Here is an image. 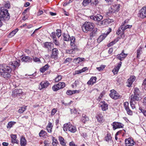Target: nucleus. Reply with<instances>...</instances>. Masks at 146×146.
<instances>
[{
    "instance_id": "obj_54",
    "label": "nucleus",
    "mask_w": 146,
    "mask_h": 146,
    "mask_svg": "<svg viewBox=\"0 0 146 146\" xmlns=\"http://www.w3.org/2000/svg\"><path fill=\"white\" fill-rule=\"evenodd\" d=\"M126 111L127 112V114L129 115H131L132 114V111L130 110L129 108L128 109V110L126 109Z\"/></svg>"
},
{
    "instance_id": "obj_34",
    "label": "nucleus",
    "mask_w": 146,
    "mask_h": 146,
    "mask_svg": "<svg viewBox=\"0 0 146 146\" xmlns=\"http://www.w3.org/2000/svg\"><path fill=\"white\" fill-rule=\"evenodd\" d=\"M113 8L114 12L115 11H119L120 8V5L119 4H114L112 5Z\"/></svg>"
},
{
    "instance_id": "obj_4",
    "label": "nucleus",
    "mask_w": 146,
    "mask_h": 146,
    "mask_svg": "<svg viewBox=\"0 0 146 146\" xmlns=\"http://www.w3.org/2000/svg\"><path fill=\"white\" fill-rule=\"evenodd\" d=\"M94 24L89 22H85L82 26V29L84 32H87L92 31L94 28Z\"/></svg>"
},
{
    "instance_id": "obj_5",
    "label": "nucleus",
    "mask_w": 146,
    "mask_h": 146,
    "mask_svg": "<svg viewBox=\"0 0 146 146\" xmlns=\"http://www.w3.org/2000/svg\"><path fill=\"white\" fill-rule=\"evenodd\" d=\"M63 130L65 131L68 130L72 133H74L76 131V127L72 125L70 123L64 124L63 126Z\"/></svg>"
},
{
    "instance_id": "obj_2",
    "label": "nucleus",
    "mask_w": 146,
    "mask_h": 146,
    "mask_svg": "<svg viewBox=\"0 0 146 146\" xmlns=\"http://www.w3.org/2000/svg\"><path fill=\"white\" fill-rule=\"evenodd\" d=\"M12 71V69L10 66L6 65L5 66L3 70L0 72V76L5 78L7 79L11 77L10 73Z\"/></svg>"
},
{
    "instance_id": "obj_25",
    "label": "nucleus",
    "mask_w": 146,
    "mask_h": 146,
    "mask_svg": "<svg viewBox=\"0 0 146 146\" xmlns=\"http://www.w3.org/2000/svg\"><path fill=\"white\" fill-rule=\"evenodd\" d=\"M98 32V29L97 28H94V30L90 33V36L93 37L97 35Z\"/></svg>"
},
{
    "instance_id": "obj_32",
    "label": "nucleus",
    "mask_w": 146,
    "mask_h": 146,
    "mask_svg": "<svg viewBox=\"0 0 146 146\" xmlns=\"http://www.w3.org/2000/svg\"><path fill=\"white\" fill-rule=\"evenodd\" d=\"M32 59L30 57L27 56H25L21 58V60L23 62H27L31 60Z\"/></svg>"
},
{
    "instance_id": "obj_53",
    "label": "nucleus",
    "mask_w": 146,
    "mask_h": 146,
    "mask_svg": "<svg viewBox=\"0 0 146 146\" xmlns=\"http://www.w3.org/2000/svg\"><path fill=\"white\" fill-rule=\"evenodd\" d=\"M116 42L115 41H112L110 43H109L108 44L107 46L108 47H110L113 46L114 44H115Z\"/></svg>"
},
{
    "instance_id": "obj_6",
    "label": "nucleus",
    "mask_w": 146,
    "mask_h": 146,
    "mask_svg": "<svg viewBox=\"0 0 146 146\" xmlns=\"http://www.w3.org/2000/svg\"><path fill=\"white\" fill-rule=\"evenodd\" d=\"M65 86V84L64 82H59L57 84L54 85L52 87V89L54 91L57 90L64 88Z\"/></svg>"
},
{
    "instance_id": "obj_28",
    "label": "nucleus",
    "mask_w": 146,
    "mask_h": 146,
    "mask_svg": "<svg viewBox=\"0 0 146 146\" xmlns=\"http://www.w3.org/2000/svg\"><path fill=\"white\" fill-rule=\"evenodd\" d=\"M96 77H92L90 80L87 82V84L88 85L93 84L96 80Z\"/></svg>"
},
{
    "instance_id": "obj_37",
    "label": "nucleus",
    "mask_w": 146,
    "mask_h": 146,
    "mask_svg": "<svg viewBox=\"0 0 146 146\" xmlns=\"http://www.w3.org/2000/svg\"><path fill=\"white\" fill-rule=\"evenodd\" d=\"M63 36L64 37V40L65 41H67L69 40L70 36L68 35L63 34Z\"/></svg>"
},
{
    "instance_id": "obj_61",
    "label": "nucleus",
    "mask_w": 146,
    "mask_h": 146,
    "mask_svg": "<svg viewBox=\"0 0 146 146\" xmlns=\"http://www.w3.org/2000/svg\"><path fill=\"white\" fill-rule=\"evenodd\" d=\"M143 105L145 107V109H146V97L143 99Z\"/></svg>"
},
{
    "instance_id": "obj_47",
    "label": "nucleus",
    "mask_w": 146,
    "mask_h": 146,
    "mask_svg": "<svg viewBox=\"0 0 146 146\" xmlns=\"http://www.w3.org/2000/svg\"><path fill=\"white\" fill-rule=\"evenodd\" d=\"M119 69H117L116 67H115L114 68L112 72L114 74H117L118 72Z\"/></svg>"
},
{
    "instance_id": "obj_24",
    "label": "nucleus",
    "mask_w": 146,
    "mask_h": 146,
    "mask_svg": "<svg viewBox=\"0 0 146 146\" xmlns=\"http://www.w3.org/2000/svg\"><path fill=\"white\" fill-rule=\"evenodd\" d=\"M85 59L83 58L78 57L74 59L73 62L77 64H79L80 62L84 61Z\"/></svg>"
},
{
    "instance_id": "obj_11",
    "label": "nucleus",
    "mask_w": 146,
    "mask_h": 146,
    "mask_svg": "<svg viewBox=\"0 0 146 146\" xmlns=\"http://www.w3.org/2000/svg\"><path fill=\"white\" fill-rule=\"evenodd\" d=\"M111 125L113 126V130H114L117 128H122L123 126V124L118 122H114Z\"/></svg>"
},
{
    "instance_id": "obj_43",
    "label": "nucleus",
    "mask_w": 146,
    "mask_h": 146,
    "mask_svg": "<svg viewBox=\"0 0 146 146\" xmlns=\"http://www.w3.org/2000/svg\"><path fill=\"white\" fill-rule=\"evenodd\" d=\"M62 78V76L60 75H59L55 78L54 80L56 82H57L60 81Z\"/></svg>"
},
{
    "instance_id": "obj_18",
    "label": "nucleus",
    "mask_w": 146,
    "mask_h": 146,
    "mask_svg": "<svg viewBox=\"0 0 146 146\" xmlns=\"http://www.w3.org/2000/svg\"><path fill=\"white\" fill-rule=\"evenodd\" d=\"M111 31V29H110V32H107L106 33H103L97 39L98 41L99 42H101L103 39H104L107 36V35L110 33Z\"/></svg>"
},
{
    "instance_id": "obj_15",
    "label": "nucleus",
    "mask_w": 146,
    "mask_h": 146,
    "mask_svg": "<svg viewBox=\"0 0 146 146\" xmlns=\"http://www.w3.org/2000/svg\"><path fill=\"white\" fill-rule=\"evenodd\" d=\"M110 95L111 98L115 100L117 99L119 97V95L114 90L113 91L111 92Z\"/></svg>"
},
{
    "instance_id": "obj_23",
    "label": "nucleus",
    "mask_w": 146,
    "mask_h": 146,
    "mask_svg": "<svg viewBox=\"0 0 146 146\" xmlns=\"http://www.w3.org/2000/svg\"><path fill=\"white\" fill-rule=\"evenodd\" d=\"M11 141L12 143H18L19 141L17 139V135H16L12 134L11 135Z\"/></svg>"
},
{
    "instance_id": "obj_17",
    "label": "nucleus",
    "mask_w": 146,
    "mask_h": 146,
    "mask_svg": "<svg viewBox=\"0 0 146 146\" xmlns=\"http://www.w3.org/2000/svg\"><path fill=\"white\" fill-rule=\"evenodd\" d=\"M58 51L56 48H54L52 50V52L51 55V58L56 59L57 58L58 54Z\"/></svg>"
},
{
    "instance_id": "obj_36",
    "label": "nucleus",
    "mask_w": 146,
    "mask_h": 146,
    "mask_svg": "<svg viewBox=\"0 0 146 146\" xmlns=\"http://www.w3.org/2000/svg\"><path fill=\"white\" fill-rule=\"evenodd\" d=\"M27 106H24L19 109L18 110V112L20 113H23L26 109Z\"/></svg>"
},
{
    "instance_id": "obj_52",
    "label": "nucleus",
    "mask_w": 146,
    "mask_h": 146,
    "mask_svg": "<svg viewBox=\"0 0 146 146\" xmlns=\"http://www.w3.org/2000/svg\"><path fill=\"white\" fill-rule=\"evenodd\" d=\"M33 60L35 62H40V60L39 58L36 57H33Z\"/></svg>"
},
{
    "instance_id": "obj_20",
    "label": "nucleus",
    "mask_w": 146,
    "mask_h": 146,
    "mask_svg": "<svg viewBox=\"0 0 146 146\" xmlns=\"http://www.w3.org/2000/svg\"><path fill=\"white\" fill-rule=\"evenodd\" d=\"M127 55V54L124 53V50H123L120 54L117 55V58L120 60L121 61L124 59Z\"/></svg>"
},
{
    "instance_id": "obj_13",
    "label": "nucleus",
    "mask_w": 146,
    "mask_h": 146,
    "mask_svg": "<svg viewBox=\"0 0 146 146\" xmlns=\"http://www.w3.org/2000/svg\"><path fill=\"white\" fill-rule=\"evenodd\" d=\"M135 77L134 76H132L128 79L126 83L127 86L128 87H130L132 85L133 83L135 80Z\"/></svg>"
},
{
    "instance_id": "obj_41",
    "label": "nucleus",
    "mask_w": 146,
    "mask_h": 146,
    "mask_svg": "<svg viewBox=\"0 0 146 146\" xmlns=\"http://www.w3.org/2000/svg\"><path fill=\"white\" fill-rule=\"evenodd\" d=\"M77 91L76 90L73 91L70 90H68L66 92V94L68 95H71L75 93Z\"/></svg>"
},
{
    "instance_id": "obj_50",
    "label": "nucleus",
    "mask_w": 146,
    "mask_h": 146,
    "mask_svg": "<svg viewBox=\"0 0 146 146\" xmlns=\"http://www.w3.org/2000/svg\"><path fill=\"white\" fill-rule=\"evenodd\" d=\"M53 42L56 46H58L60 44L58 42L57 40L56 39H53Z\"/></svg>"
},
{
    "instance_id": "obj_16",
    "label": "nucleus",
    "mask_w": 146,
    "mask_h": 146,
    "mask_svg": "<svg viewBox=\"0 0 146 146\" xmlns=\"http://www.w3.org/2000/svg\"><path fill=\"white\" fill-rule=\"evenodd\" d=\"M22 91L21 89H17L13 91L12 96L13 97H16L18 96H20L22 94Z\"/></svg>"
},
{
    "instance_id": "obj_29",
    "label": "nucleus",
    "mask_w": 146,
    "mask_h": 146,
    "mask_svg": "<svg viewBox=\"0 0 146 146\" xmlns=\"http://www.w3.org/2000/svg\"><path fill=\"white\" fill-rule=\"evenodd\" d=\"M80 84V82L78 80H76L72 84V87L73 88H79Z\"/></svg>"
},
{
    "instance_id": "obj_59",
    "label": "nucleus",
    "mask_w": 146,
    "mask_h": 146,
    "mask_svg": "<svg viewBox=\"0 0 146 146\" xmlns=\"http://www.w3.org/2000/svg\"><path fill=\"white\" fill-rule=\"evenodd\" d=\"M13 124V122H9L8 124L7 127V128H8V127L10 128V127H11Z\"/></svg>"
},
{
    "instance_id": "obj_38",
    "label": "nucleus",
    "mask_w": 146,
    "mask_h": 146,
    "mask_svg": "<svg viewBox=\"0 0 146 146\" xmlns=\"http://www.w3.org/2000/svg\"><path fill=\"white\" fill-rule=\"evenodd\" d=\"M88 70V68L87 67H84L81 70L77 71V73L78 74H80L82 72H84L86 70Z\"/></svg>"
},
{
    "instance_id": "obj_9",
    "label": "nucleus",
    "mask_w": 146,
    "mask_h": 146,
    "mask_svg": "<svg viewBox=\"0 0 146 146\" xmlns=\"http://www.w3.org/2000/svg\"><path fill=\"white\" fill-rule=\"evenodd\" d=\"M125 142L126 146H133L135 143L133 139L130 138L125 139Z\"/></svg>"
},
{
    "instance_id": "obj_3",
    "label": "nucleus",
    "mask_w": 146,
    "mask_h": 146,
    "mask_svg": "<svg viewBox=\"0 0 146 146\" xmlns=\"http://www.w3.org/2000/svg\"><path fill=\"white\" fill-rule=\"evenodd\" d=\"M10 15L8 10L4 7H1L0 9V18L1 20H8L10 19Z\"/></svg>"
},
{
    "instance_id": "obj_30",
    "label": "nucleus",
    "mask_w": 146,
    "mask_h": 146,
    "mask_svg": "<svg viewBox=\"0 0 146 146\" xmlns=\"http://www.w3.org/2000/svg\"><path fill=\"white\" fill-rule=\"evenodd\" d=\"M96 118L97 119L98 121L100 123H102L103 122V117L102 114H98L96 116Z\"/></svg>"
},
{
    "instance_id": "obj_46",
    "label": "nucleus",
    "mask_w": 146,
    "mask_h": 146,
    "mask_svg": "<svg viewBox=\"0 0 146 146\" xmlns=\"http://www.w3.org/2000/svg\"><path fill=\"white\" fill-rule=\"evenodd\" d=\"M18 29H17L15 30H14L13 31H12V32H11L10 33V35L13 36L14 35H15V34L18 31Z\"/></svg>"
},
{
    "instance_id": "obj_33",
    "label": "nucleus",
    "mask_w": 146,
    "mask_h": 146,
    "mask_svg": "<svg viewBox=\"0 0 146 146\" xmlns=\"http://www.w3.org/2000/svg\"><path fill=\"white\" fill-rule=\"evenodd\" d=\"M59 140L60 142V144L62 146H65L66 145V143L65 142V140L61 136H59Z\"/></svg>"
},
{
    "instance_id": "obj_40",
    "label": "nucleus",
    "mask_w": 146,
    "mask_h": 146,
    "mask_svg": "<svg viewBox=\"0 0 146 146\" xmlns=\"http://www.w3.org/2000/svg\"><path fill=\"white\" fill-rule=\"evenodd\" d=\"M91 2V0H84L82 4L84 6H86Z\"/></svg>"
},
{
    "instance_id": "obj_10",
    "label": "nucleus",
    "mask_w": 146,
    "mask_h": 146,
    "mask_svg": "<svg viewBox=\"0 0 146 146\" xmlns=\"http://www.w3.org/2000/svg\"><path fill=\"white\" fill-rule=\"evenodd\" d=\"M139 16L142 18L146 17V6L143 7L140 10Z\"/></svg>"
},
{
    "instance_id": "obj_63",
    "label": "nucleus",
    "mask_w": 146,
    "mask_h": 146,
    "mask_svg": "<svg viewBox=\"0 0 146 146\" xmlns=\"http://www.w3.org/2000/svg\"><path fill=\"white\" fill-rule=\"evenodd\" d=\"M71 111L72 113H76L77 112V110L75 108L71 109Z\"/></svg>"
},
{
    "instance_id": "obj_1",
    "label": "nucleus",
    "mask_w": 146,
    "mask_h": 146,
    "mask_svg": "<svg viewBox=\"0 0 146 146\" xmlns=\"http://www.w3.org/2000/svg\"><path fill=\"white\" fill-rule=\"evenodd\" d=\"M133 93V94H132L131 96L130 100V105L133 109L135 108V104H136L135 101H138L140 100V92L139 89L137 88H135Z\"/></svg>"
},
{
    "instance_id": "obj_62",
    "label": "nucleus",
    "mask_w": 146,
    "mask_h": 146,
    "mask_svg": "<svg viewBox=\"0 0 146 146\" xmlns=\"http://www.w3.org/2000/svg\"><path fill=\"white\" fill-rule=\"evenodd\" d=\"M52 123L51 122H49L46 127H48L49 128H52Z\"/></svg>"
},
{
    "instance_id": "obj_57",
    "label": "nucleus",
    "mask_w": 146,
    "mask_h": 146,
    "mask_svg": "<svg viewBox=\"0 0 146 146\" xmlns=\"http://www.w3.org/2000/svg\"><path fill=\"white\" fill-rule=\"evenodd\" d=\"M10 5L9 3H7L5 4L4 7H5L9 9L10 8Z\"/></svg>"
},
{
    "instance_id": "obj_27",
    "label": "nucleus",
    "mask_w": 146,
    "mask_h": 146,
    "mask_svg": "<svg viewBox=\"0 0 146 146\" xmlns=\"http://www.w3.org/2000/svg\"><path fill=\"white\" fill-rule=\"evenodd\" d=\"M70 45L71 48H73L74 47H77L76 45L75 44V37L74 36H72L70 38Z\"/></svg>"
},
{
    "instance_id": "obj_49",
    "label": "nucleus",
    "mask_w": 146,
    "mask_h": 146,
    "mask_svg": "<svg viewBox=\"0 0 146 146\" xmlns=\"http://www.w3.org/2000/svg\"><path fill=\"white\" fill-rule=\"evenodd\" d=\"M139 110H140L141 112L143 113L144 115L146 117V111L141 108H139Z\"/></svg>"
},
{
    "instance_id": "obj_45",
    "label": "nucleus",
    "mask_w": 146,
    "mask_h": 146,
    "mask_svg": "<svg viewBox=\"0 0 146 146\" xmlns=\"http://www.w3.org/2000/svg\"><path fill=\"white\" fill-rule=\"evenodd\" d=\"M56 34L57 36L59 38L61 35V30L59 29H58L56 30Z\"/></svg>"
},
{
    "instance_id": "obj_19",
    "label": "nucleus",
    "mask_w": 146,
    "mask_h": 146,
    "mask_svg": "<svg viewBox=\"0 0 146 146\" xmlns=\"http://www.w3.org/2000/svg\"><path fill=\"white\" fill-rule=\"evenodd\" d=\"M100 105L102 108L103 111H106L108 109V105L105 101H103L100 102Z\"/></svg>"
},
{
    "instance_id": "obj_56",
    "label": "nucleus",
    "mask_w": 146,
    "mask_h": 146,
    "mask_svg": "<svg viewBox=\"0 0 146 146\" xmlns=\"http://www.w3.org/2000/svg\"><path fill=\"white\" fill-rule=\"evenodd\" d=\"M109 13H114V12L113 11V8L112 6H111V7L109 9Z\"/></svg>"
},
{
    "instance_id": "obj_7",
    "label": "nucleus",
    "mask_w": 146,
    "mask_h": 146,
    "mask_svg": "<svg viewBox=\"0 0 146 146\" xmlns=\"http://www.w3.org/2000/svg\"><path fill=\"white\" fill-rule=\"evenodd\" d=\"M129 20L126 19L123 22L120 26V28L123 29V30L124 31L127 29H129L132 27V25H127Z\"/></svg>"
},
{
    "instance_id": "obj_14",
    "label": "nucleus",
    "mask_w": 146,
    "mask_h": 146,
    "mask_svg": "<svg viewBox=\"0 0 146 146\" xmlns=\"http://www.w3.org/2000/svg\"><path fill=\"white\" fill-rule=\"evenodd\" d=\"M49 84V83L47 81L42 82L39 86V88L40 90H41L43 88H46Z\"/></svg>"
},
{
    "instance_id": "obj_21",
    "label": "nucleus",
    "mask_w": 146,
    "mask_h": 146,
    "mask_svg": "<svg viewBox=\"0 0 146 146\" xmlns=\"http://www.w3.org/2000/svg\"><path fill=\"white\" fill-rule=\"evenodd\" d=\"M123 29L120 28V27L118 29V30L116 32V33L118 35L121 34L120 36L121 38H123L125 37L124 30H123Z\"/></svg>"
},
{
    "instance_id": "obj_39",
    "label": "nucleus",
    "mask_w": 146,
    "mask_h": 146,
    "mask_svg": "<svg viewBox=\"0 0 146 146\" xmlns=\"http://www.w3.org/2000/svg\"><path fill=\"white\" fill-rule=\"evenodd\" d=\"M88 118L86 115L84 114L82 115V120L83 122H85L86 121L88 120Z\"/></svg>"
},
{
    "instance_id": "obj_42",
    "label": "nucleus",
    "mask_w": 146,
    "mask_h": 146,
    "mask_svg": "<svg viewBox=\"0 0 146 146\" xmlns=\"http://www.w3.org/2000/svg\"><path fill=\"white\" fill-rule=\"evenodd\" d=\"M111 139V137L110 134H108L107 136L105 138V140L106 141L108 142Z\"/></svg>"
},
{
    "instance_id": "obj_22",
    "label": "nucleus",
    "mask_w": 146,
    "mask_h": 146,
    "mask_svg": "<svg viewBox=\"0 0 146 146\" xmlns=\"http://www.w3.org/2000/svg\"><path fill=\"white\" fill-rule=\"evenodd\" d=\"M53 44L52 43L48 42H46L44 44V47L47 48L48 50L50 51L52 49V48L53 47Z\"/></svg>"
},
{
    "instance_id": "obj_35",
    "label": "nucleus",
    "mask_w": 146,
    "mask_h": 146,
    "mask_svg": "<svg viewBox=\"0 0 146 146\" xmlns=\"http://www.w3.org/2000/svg\"><path fill=\"white\" fill-rule=\"evenodd\" d=\"M49 68V66L48 64H46L44 66L42 67L40 69V71L42 72H44L47 70Z\"/></svg>"
},
{
    "instance_id": "obj_48",
    "label": "nucleus",
    "mask_w": 146,
    "mask_h": 146,
    "mask_svg": "<svg viewBox=\"0 0 146 146\" xmlns=\"http://www.w3.org/2000/svg\"><path fill=\"white\" fill-rule=\"evenodd\" d=\"M129 103L128 102H126L124 103V106L125 110L126 109L128 110V109L129 108Z\"/></svg>"
},
{
    "instance_id": "obj_31",
    "label": "nucleus",
    "mask_w": 146,
    "mask_h": 146,
    "mask_svg": "<svg viewBox=\"0 0 146 146\" xmlns=\"http://www.w3.org/2000/svg\"><path fill=\"white\" fill-rule=\"evenodd\" d=\"M20 143L21 146H25L26 145L27 141L24 137H21Z\"/></svg>"
},
{
    "instance_id": "obj_12",
    "label": "nucleus",
    "mask_w": 146,
    "mask_h": 146,
    "mask_svg": "<svg viewBox=\"0 0 146 146\" xmlns=\"http://www.w3.org/2000/svg\"><path fill=\"white\" fill-rule=\"evenodd\" d=\"M103 17L101 15L98 14L95 16H92L90 17V18L95 21H100L103 19Z\"/></svg>"
},
{
    "instance_id": "obj_58",
    "label": "nucleus",
    "mask_w": 146,
    "mask_h": 146,
    "mask_svg": "<svg viewBox=\"0 0 146 146\" xmlns=\"http://www.w3.org/2000/svg\"><path fill=\"white\" fill-rule=\"evenodd\" d=\"M56 109L54 108L52 110L51 112V115H54L56 113Z\"/></svg>"
},
{
    "instance_id": "obj_26",
    "label": "nucleus",
    "mask_w": 146,
    "mask_h": 146,
    "mask_svg": "<svg viewBox=\"0 0 146 146\" xmlns=\"http://www.w3.org/2000/svg\"><path fill=\"white\" fill-rule=\"evenodd\" d=\"M72 49L69 50H67L66 51V52L68 54H72L74 52V51L75 50H78V48L77 47H74L73 48H72Z\"/></svg>"
},
{
    "instance_id": "obj_60",
    "label": "nucleus",
    "mask_w": 146,
    "mask_h": 146,
    "mask_svg": "<svg viewBox=\"0 0 146 146\" xmlns=\"http://www.w3.org/2000/svg\"><path fill=\"white\" fill-rule=\"evenodd\" d=\"M141 51L139 50H137V57L138 58H139V57L140 56V54H141Z\"/></svg>"
},
{
    "instance_id": "obj_55",
    "label": "nucleus",
    "mask_w": 146,
    "mask_h": 146,
    "mask_svg": "<svg viewBox=\"0 0 146 146\" xmlns=\"http://www.w3.org/2000/svg\"><path fill=\"white\" fill-rule=\"evenodd\" d=\"M50 36L52 37V38L53 39H56L55 33L54 32H52L51 33Z\"/></svg>"
},
{
    "instance_id": "obj_51",
    "label": "nucleus",
    "mask_w": 146,
    "mask_h": 146,
    "mask_svg": "<svg viewBox=\"0 0 146 146\" xmlns=\"http://www.w3.org/2000/svg\"><path fill=\"white\" fill-rule=\"evenodd\" d=\"M105 67L104 66L101 65L99 67H97L96 69L98 70L99 71H100L102 70Z\"/></svg>"
},
{
    "instance_id": "obj_44",
    "label": "nucleus",
    "mask_w": 146,
    "mask_h": 146,
    "mask_svg": "<svg viewBox=\"0 0 146 146\" xmlns=\"http://www.w3.org/2000/svg\"><path fill=\"white\" fill-rule=\"evenodd\" d=\"M45 132L43 130H41L39 133V135L40 137H43L45 135Z\"/></svg>"
},
{
    "instance_id": "obj_64",
    "label": "nucleus",
    "mask_w": 146,
    "mask_h": 146,
    "mask_svg": "<svg viewBox=\"0 0 146 146\" xmlns=\"http://www.w3.org/2000/svg\"><path fill=\"white\" fill-rule=\"evenodd\" d=\"M142 87L146 90V83L145 82H143L142 84Z\"/></svg>"
},
{
    "instance_id": "obj_8",
    "label": "nucleus",
    "mask_w": 146,
    "mask_h": 146,
    "mask_svg": "<svg viewBox=\"0 0 146 146\" xmlns=\"http://www.w3.org/2000/svg\"><path fill=\"white\" fill-rule=\"evenodd\" d=\"M19 62V60L18 61H13L9 63V65L11 66V67L10 68L11 69H12V70H15L16 68L19 66L20 65Z\"/></svg>"
}]
</instances>
